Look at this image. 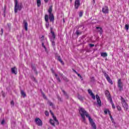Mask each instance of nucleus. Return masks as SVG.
I'll return each mask as SVG.
<instances>
[{"label":"nucleus","mask_w":129,"mask_h":129,"mask_svg":"<svg viewBox=\"0 0 129 129\" xmlns=\"http://www.w3.org/2000/svg\"><path fill=\"white\" fill-rule=\"evenodd\" d=\"M79 111L80 112V114L82 117V121L83 122H85L86 119L85 118V116L86 117L89 118V120L90 121V123L91 124L92 129H96V125L95 123L93 121V119L90 117L89 114L83 108H80L79 109Z\"/></svg>","instance_id":"nucleus-1"},{"label":"nucleus","mask_w":129,"mask_h":129,"mask_svg":"<svg viewBox=\"0 0 129 129\" xmlns=\"http://www.w3.org/2000/svg\"><path fill=\"white\" fill-rule=\"evenodd\" d=\"M15 8H14V12L15 14L18 13V10L19 11H22V3L20 4H18V0H15Z\"/></svg>","instance_id":"nucleus-2"},{"label":"nucleus","mask_w":129,"mask_h":129,"mask_svg":"<svg viewBox=\"0 0 129 129\" xmlns=\"http://www.w3.org/2000/svg\"><path fill=\"white\" fill-rule=\"evenodd\" d=\"M49 38L50 39V41L52 43L53 47H55V39H56V35H55V33L51 31V35H49Z\"/></svg>","instance_id":"nucleus-3"},{"label":"nucleus","mask_w":129,"mask_h":129,"mask_svg":"<svg viewBox=\"0 0 129 129\" xmlns=\"http://www.w3.org/2000/svg\"><path fill=\"white\" fill-rule=\"evenodd\" d=\"M121 104L122 105V107L124 108V110L127 111V110L128 109V106L127 105L125 100L124 99V98H123V97H121Z\"/></svg>","instance_id":"nucleus-4"},{"label":"nucleus","mask_w":129,"mask_h":129,"mask_svg":"<svg viewBox=\"0 0 129 129\" xmlns=\"http://www.w3.org/2000/svg\"><path fill=\"white\" fill-rule=\"evenodd\" d=\"M117 87L119 91H122L123 90V84H122V82H121V79H118Z\"/></svg>","instance_id":"nucleus-5"},{"label":"nucleus","mask_w":129,"mask_h":129,"mask_svg":"<svg viewBox=\"0 0 129 129\" xmlns=\"http://www.w3.org/2000/svg\"><path fill=\"white\" fill-rule=\"evenodd\" d=\"M36 124H37L39 126H42L43 125V122L39 118H36L35 120Z\"/></svg>","instance_id":"nucleus-6"},{"label":"nucleus","mask_w":129,"mask_h":129,"mask_svg":"<svg viewBox=\"0 0 129 129\" xmlns=\"http://www.w3.org/2000/svg\"><path fill=\"white\" fill-rule=\"evenodd\" d=\"M49 112L51 113V115L52 116L53 120H54V121H55L56 124H59V121H58V120L57 119L56 117L54 115V113H53V112H52V110H50Z\"/></svg>","instance_id":"nucleus-7"},{"label":"nucleus","mask_w":129,"mask_h":129,"mask_svg":"<svg viewBox=\"0 0 129 129\" xmlns=\"http://www.w3.org/2000/svg\"><path fill=\"white\" fill-rule=\"evenodd\" d=\"M80 6V0H76L75 2V9H78Z\"/></svg>","instance_id":"nucleus-8"},{"label":"nucleus","mask_w":129,"mask_h":129,"mask_svg":"<svg viewBox=\"0 0 129 129\" xmlns=\"http://www.w3.org/2000/svg\"><path fill=\"white\" fill-rule=\"evenodd\" d=\"M96 98L97 99V102L99 105V106H101V101L100 100V98L98 95H96Z\"/></svg>","instance_id":"nucleus-9"},{"label":"nucleus","mask_w":129,"mask_h":129,"mask_svg":"<svg viewBox=\"0 0 129 129\" xmlns=\"http://www.w3.org/2000/svg\"><path fill=\"white\" fill-rule=\"evenodd\" d=\"M102 12L103 14H108V7L105 6L102 8Z\"/></svg>","instance_id":"nucleus-10"},{"label":"nucleus","mask_w":129,"mask_h":129,"mask_svg":"<svg viewBox=\"0 0 129 129\" xmlns=\"http://www.w3.org/2000/svg\"><path fill=\"white\" fill-rule=\"evenodd\" d=\"M88 92L90 95H91L92 97V98H93L94 100H95V95H94V94L92 92V91H91V90H88Z\"/></svg>","instance_id":"nucleus-11"},{"label":"nucleus","mask_w":129,"mask_h":129,"mask_svg":"<svg viewBox=\"0 0 129 129\" xmlns=\"http://www.w3.org/2000/svg\"><path fill=\"white\" fill-rule=\"evenodd\" d=\"M105 94L106 96V97L107 98V99L109 101H110V98H111V97H110V94H109V92H108L107 90H106L105 92Z\"/></svg>","instance_id":"nucleus-12"},{"label":"nucleus","mask_w":129,"mask_h":129,"mask_svg":"<svg viewBox=\"0 0 129 129\" xmlns=\"http://www.w3.org/2000/svg\"><path fill=\"white\" fill-rule=\"evenodd\" d=\"M17 68H16L15 67L14 68H12L11 69V72L13 74H17V73H18V72H17Z\"/></svg>","instance_id":"nucleus-13"},{"label":"nucleus","mask_w":129,"mask_h":129,"mask_svg":"<svg viewBox=\"0 0 129 129\" xmlns=\"http://www.w3.org/2000/svg\"><path fill=\"white\" fill-rule=\"evenodd\" d=\"M49 19L50 22H54V15L53 14H49Z\"/></svg>","instance_id":"nucleus-14"},{"label":"nucleus","mask_w":129,"mask_h":129,"mask_svg":"<svg viewBox=\"0 0 129 129\" xmlns=\"http://www.w3.org/2000/svg\"><path fill=\"white\" fill-rule=\"evenodd\" d=\"M96 29L97 30H98V32H99L100 35H101V34H102V28L101 27H96Z\"/></svg>","instance_id":"nucleus-15"},{"label":"nucleus","mask_w":129,"mask_h":129,"mask_svg":"<svg viewBox=\"0 0 129 129\" xmlns=\"http://www.w3.org/2000/svg\"><path fill=\"white\" fill-rule=\"evenodd\" d=\"M24 27L26 31H28V23L26 21H24Z\"/></svg>","instance_id":"nucleus-16"},{"label":"nucleus","mask_w":129,"mask_h":129,"mask_svg":"<svg viewBox=\"0 0 129 129\" xmlns=\"http://www.w3.org/2000/svg\"><path fill=\"white\" fill-rule=\"evenodd\" d=\"M57 60H58V61H59V62H60V63H61L62 65H64V62H63V60H62V59L61 58V56H57Z\"/></svg>","instance_id":"nucleus-17"},{"label":"nucleus","mask_w":129,"mask_h":129,"mask_svg":"<svg viewBox=\"0 0 129 129\" xmlns=\"http://www.w3.org/2000/svg\"><path fill=\"white\" fill-rule=\"evenodd\" d=\"M32 70H33V71H34V73H35V74L36 75H38V72L37 71V70H36V68L34 66H32Z\"/></svg>","instance_id":"nucleus-18"},{"label":"nucleus","mask_w":129,"mask_h":129,"mask_svg":"<svg viewBox=\"0 0 129 129\" xmlns=\"http://www.w3.org/2000/svg\"><path fill=\"white\" fill-rule=\"evenodd\" d=\"M110 102L112 104V108L113 109L115 108V106L114 105V104H113V102H112V98H110Z\"/></svg>","instance_id":"nucleus-19"},{"label":"nucleus","mask_w":129,"mask_h":129,"mask_svg":"<svg viewBox=\"0 0 129 129\" xmlns=\"http://www.w3.org/2000/svg\"><path fill=\"white\" fill-rule=\"evenodd\" d=\"M101 56L102 57H103L104 58L105 57H107V53L106 52H102V53H101Z\"/></svg>","instance_id":"nucleus-20"},{"label":"nucleus","mask_w":129,"mask_h":129,"mask_svg":"<svg viewBox=\"0 0 129 129\" xmlns=\"http://www.w3.org/2000/svg\"><path fill=\"white\" fill-rule=\"evenodd\" d=\"M45 22H49V16L47 15H45Z\"/></svg>","instance_id":"nucleus-21"},{"label":"nucleus","mask_w":129,"mask_h":129,"mask_svg":"<svg viewBox=\"0 0 129 129\" xmlns=\"http://www.w3.org/2000/svg\"><path fill=\"white\" fill-rule=\"evenodd\" d=\"M106 79L110 84H113L112 81L111 80V79H110V77Z\"/></svg>","instance_id":"nucleus-22"},{"label":"nucleus","mask_w":129,"mask_h":129,"mask_svg":"<svg viewBox=\"0 0 129 129\" xmlns=\"http://www.w3.org/2000/svg\"><path fill=\"white\" fill-rule=\"evenodd\" d=\"M50 123H51L53 126H55V122H54V120L53 119H50Z\"/></svg>","instance_id":"nucleus-23"},{"label":"nucleus","mask_w":129,"mask_h":129,"mask_svg":"<svg viewBox=\"0 0 129 129\" xmlns=\"http://www.w3.org/2000/svg\"><path fill=\"white\" fill-rule=\"evenodd\" d=\"M21 93L23 97H26V93L24 91L22 90Z\"/></svg>","instance_id":"nucleus-24"},{"label":"nucleus","mask_w":129,"mask_h":129,"mask_svg":"<svg viewBox=\"0 0 129 129\" xmlns=\"http://www.w3.org/2000/svg\"><path fill=\"white\" fill-rule=\"evenodd\" d=\"M37 7H41V0H37Z\"/></svg>","instance_id":"nucleus-25"},{"label":"nucleus","mask_w":129,"mask_h":129,"mask_svg":"<svg viewBox=\"0 0 129 129\" xmlns=\"http://www.w3.org/2000/svg\"><path fill=\"white\" fill-rule=\"evenodd\" d=\"M48 13H49V15L52 14V6L49 7V9L48 10Z\"/></svg>","instance_id":"nucleus-26"},{"label":"nucleus","mask_w":129,"mask_h":129,"mask_svg":"<svg viewBox=\"0 0 129 129\" xmlns=\"http://www.w3.org/2000/svg\"><path fill=\"white\" fill-rule=\"evenodd\" d=\"M62 92H63L64 95H65V96H66V97H67V98H68L69 96H68V95L67 94V93H66V92H65V91L64 90H62Z\"/></svg>","instance_id":"nucleus-27"},{"label":"nucleus","mask_w":129,"mask_h":129,"mask_svg":"<svg viewBox=\"0 0 129 129\" xmlns=\"http://www.w3.org/2000/svg\"><path fill=\"white\" fill-rule=\"evenodd\" d=\"M45 26H46V29H49V21L46 22Z\"/></svg>","instance_id":"nucleus-28"},{"label":"nucleus","mask_w":129,"mask_h":129,"mask_svg":"<svg viewBox=\"0 0 129 129\" xmlns=\"http://www.w3.org/2000/svg\"><path fill=\"white\" fill-rule=\"evenodd\" d=\"M78 99H79L80 100H81V101H82L83 100V97L79 95L78 96Z\"/></svg>","instance_id":"nucleus-29"},{"label":"nucleus","mask_w":129,"mask_h":129,"mask_svg":"<svg viewBox=\"0 0 129 129\" xmlns=\"http://www.w3.org/2000/svg\"><path fill=\"white\" fill-rule=\"evenodd\" d=\"M62 78L63 80L66 81V82H68L69 81V80L66 78V77H62Z\"/></svg>","instance_id":"nucleus-30"},{"label":"nucleus","mask_w":129,"mask_h":129,"mask_svg":"<svg viewBox=\"0 0 129 129\" xmlns=\"http://www.w3.org/2000/svg\"><path fill=\"white\" fill-rule=\"evenodd\" d=\"M128 28H129V26L127 24H126L125 25V30H126V31H128Z\"/></svg>","instance_id":"nucleus-31"},{"label":"nucleus","mask_w":129,"mask_h":129,"mask_svg":"<svg viewBox=\"0 0 129 129\" xmlns=\"http://www.w3.org/2000/svg\"><path fill=\"white\" fill-rule=\"evenodd\" d=\"M104 76L105 77H106V79L109 78V76H108V75H107V74H106V73H105Z\"/></svg>","instance_id":"nucleus-32"},{"label":"nucleus","mask_w":129,"mask_h":129,"mask_svg":"<svg viewBox=\"0 0 129 129\" xmlns=\"http://www.w3.org/2000/svg\"><path fill=\"white\" fill-rule=\"evenodd\" d=\"M83 15V12H80V13H79L80 18H81V17H82Z\"/></svg>","instance_id":"nucleus-33"},{"label":"nucleus","mask_w":129,"mask_h":129,"mask_svg":"<svg viewBox=\"0 0 129 129\" xmlns=\"http://www.w3.org/2000/svg\"><path fill=\"white\" fill-rule=\"evenodd\" d=\"M48 103L50 105V106H53V103H52V102H51L50 101H48Z\"/></svg>","instance_id":"nucleus-34"},{"label":"nucleus","mask_w":129,"mask_h":129,"mask_svg":"<svg viewBox=\"0 0 129 129\" xmlns=\"http://www.w3.org/2000/svg\"><path fill=\"white\" fill-rule=\"evenodd\" d=\"M117 108L119 111H120V110H121V107H120V106H117Z\"/></svg>","instance_id":"nucleus-35"},{"label":"nucleus","mask_w":129,"mask_h":129,"mask_svg":"<svg viewBox=\"0 0 129 129\" xmlns=\"http://www.w3.org/2000/svg\"><path fill=\"white\" fill-rule=\"evenodd\" d=\"M76 35H77V36H78L80 35V34H81V33L79 32V31L77 30L76 32Z\"/></svg>","instance_id":"nucleus-36"},{"label":"nucleus","mask_w":129,"mask_h":129,"mask_svg":"<svg viewBox=\"0 0 129 129\" xmlns=\"http://www.w3.org/2000/svg\"><path fill=\"white\" fill-rule=\"evenodd\" d=\"M31 79H32V80H33V81H36V79L35 78V77H34V76H31Z\"/></svg>","instance_id":"nucleus-37"},{"label":"nucleus","mask_w":129,"mask_h":129,"mask_svg":"<svg viewBox=\"0 0 129 129\" xmlns=\"http://www.w3.org/2000/svg\"><path fill=\"white\" fill-rule=\"evenodd\" d=\"M107 112H108V109H105L104 110V112L105 114H106L107 113Z\"/></svg>","instance_id":"nucleus-38"},{"label":"nucleus","mask_w":129,"mask_h":129,"mask_svg":"<svg viewBox=\"0 0 129 129\" xmlns=\"http://www.w3.org/2000/svg\"><path fill=\"white\" fill-rule=\"evenodd\" d=\"M11 104L12 106H14V105H15V102H14V101H12L11 102Z\"/></svg>","instance_id":"nucleus-39"},{"label":"nucleus","mask_w":129,"mask_h":129,"mask_svg":"<svg viewBox=\"0 0 129 129\" xmlns=\"http://www.w3.org/2000/svg\"><path fill=\"white\" fill-rule=\"evenodd\" d=\"M56 80H57V81H58V82H61V80H60V78H59V77H57L56 78Z\"/></svg>","instance_id":"nucleus-40"},{"label":"nucleus","mask_w":129,"mask_h":129,"mask_svg":"<svg viewBox=\"0 0 129 129\" xmlns=\"http://www.w3.org/2000/svg\"><path fill=\"white\" fill-rule=\"evenodd\" d=\"M89 46L91 48H92V47H94V44H89Z\"/></svg>","instance_id":"nucleus-41"},{"label":"nucleus","mask_w":129,"mask_h":129,"mask_svg":"<svg viewBox=\"0 0 129 129\" xmlns=\"http://www.w3.org/2000/svg\"><path fill=\"white\" fill-rule=\"evenodd\" d=\"M5 119H3L2 121H1V124H5Z\"/></svg>","instance_id":"nucleus-42"},{"label":"nucleus","mask_w":129,"mask_h":129,"mask_svg":"<svg viewBox=\"0 0 129 129\" xmlns=\"http://www.w3.org/2000/svg\"><path fill=\"white\" fill-rule=\"evenodd\" d=\"M51 70L52 73H53V74H55V71H54V70H53V69H51Z\"/></svg>","instance_id":"nucleus-43"},{"label":"nucleus","mask_w":129,"mask_h":129,"mask_svg":"<svg viewBox=\"0 0 129 129\" xmlns=\"http://www.w3.org/2000/svg\"><path fill=\"white\" fill-rule=\"evenodd\" d=\"M77 75H78V76H79V77H80V78H82V77H81V75H80V74H77Z\"/></svg>","instance_id":"nucleus-44"},{"label":"nucleus","mask_w":129,"mask_h":129,"mask_svg":"<svg viewBox=\"0 0 129 129\" xmlns=\"http://www.w3.org/2000/svg\"><path fill=\"white\" fill-rule=\"evenodd\" d=\"M42 47H43V48H44V49H46V46H45V45H44V43H42Z\"/></svg>","instance_id":"nucleus-45"},{"label":"nucleus","mask_w":129,"mask_h":129,"mask_svg":"<svg viewBox=\"0 0 129 129\" xmlns=\"http://www.w3.org/2000/svg\"><path fill=\"white\" fill-rule=\"evenodd\" d=\"M52 32L54 31H53V28L52 27H50V33H52Z\"/></svg>","instance_id":"nucleus-46"},{"label":"nucleus","mask_w":129,"mask_h":129,"mask_svg":"<svg viewBox=\"0 0 129 129\" xmlns=\"http://www.w3.org/2000/svg\"><path fill=\"white\" fill-rule=\"evenodd\" d=\"M108 113L109 115H111V114L110 113V111L109 110H108Z\"/></svg>","instance_id":"nucleus-47"},{"label":"nucleus","mask_w":129,"mask_h":129,"mask_svg":"<svg viewBox=\"0 0 129 129\" xmlns=\"http://www.w3.org/2000/svg\"><path fill=\"white\" fill-rule=\"evenodd\" d=\"M44 2L45 3V4H47L49 2V0H44Z\"/></svg>","instance_id":"nucleus-48"},{"label":"nucleus","mask_w":129,"mask_h":129,"mask_svg":"<svg viewBox=\"0 0 129 129\" xmlns=\"http://www.w3.org/2000/svg\"><path fill=\"white\" fill-rule=\"evenodd\" d=\"M45 115H49V113L47 111L45 112Z\"/></svg>","instance_id":"nucleus-49"},{"label":"nucleus","mask_w":129,"mask_h":129,"mask_svg":"<svg viewBox=\"0 0 129 129\" xmlns=\"http://www.w3.org/2000/svg\"><path fill=\"white\" fill-rule=\"evenodd\" d=\"M73 70L74 72L75 73H76V74H78V73H77V72L76 71H75V70Z\"/></svg>","instance_id":"nucleus-50"},{"label":"nucleus","mask_w":129,"mask_h":129,"mask_svg":"<svg viewBox=\"0 0 129 129\" xmlns=\"http://www.w3.org/2000/svg\"><path fill=\"white\" fill-rule=\"evenodd\" d=\"M42 95L44 98H46V96L45 95V94L44 93L42 94Z\"/></svg>","instance_id":"nucleus-51"},{"label":"nucleus","mask_w":129,"mask_h":129,"mask_svg":"<svg viewBox=\"0 0 129 129\" xmlns=\"http://www.w3.org/2000/svg\"><path fill=\"white\" fill-rule=\"evenodd\" d=\"M54 75L55 76V77L57 78V77H58V75H57L56 74L54 73Z\"/></svg>","instance_id":"nucleus-52"},{"label":"nucleus","mask_w":129,"mask_h":129,"mask_svg":"<svg viewBox=\"0 0 129 129\" xmlns=\"http://www.w3.org/2000/svg\"><path fill=\"white\" fill-rule=\"evenodd\" d=\"M58 100H60V101H62V99L61 98H59Z\"/></svg>","instance_id":"nucleus-53"},{"label":"nucleus","mask_w":129,"mask_h":129,"mask_svg":"<svg viewBox=\"0 0 129 129\" xmlns=\"http://www.w3.org/2000/svg\"><path fill=\"white\" fill-rule=\"evenodd\" d=\"M1 31H2V33L3 34V33H4V29H3V28L1 29Z\"/></svg>","instance_id":"nucleus-54"},{"label":"nucleus","mask_w":129,"mask_h":129,"mask_svg":"<svg viewBox=\"0 0 129 129\" xmlns=\"http://www.w3.org/2000/svg\"><path fill=\"white\" fill-rule=\"evenodd\" d=\"M110 117L111 119H112V116L111 115H110Z\"/></svg>","instance_id":"nucleus-55"},{"label":"nucleus","mask_w":129,"mask_h":129,"mask_svg":"<svg viewBox=\"0 0 129 129\" xmlns=\"http://www.w3.org/2000/svg\"><path fill=\"white\" fill-rule=\"evenodd\" d=\"M91 79H92V80L94 81V77H92V78H91Z\"/></svg>","instance_id":"nucleus-56"},{"label":"nucleus","mask_w":129,"mask_h":129,"mask_svg":"<svg viewBox=\"0 0 129 129\" xmlns=\"http://www.w3.org/2000/svg\"><path fill=\"white\" fill-rule=\"evenodd\" d=\"M60 76H63V74H60Z\"/></svg>","instance_id":"nucleus-57"},{"label":"nucleus","mask_w":129,"mask_h":129,"mask_svg":"<svg viewBox=\"0 0 129 129\" xmlns=\"http://www.w3.org/2000/svg\"><path fill=\"white\" fill-rule=\"evenodd\" d=\"M44 35H43V36H42V38H44Z\"/></svg>","instance_id":"nucleus-58"},{"label":"nucleus","mask_w":129,"mask_h":129,"mask_svg":"<svg viewBox=\"0 0 129 129\" xmlns=\"http://www.w3.org/2000/svg\"><path fill=\"white\" fill-rule=\"evenodd\" d=\"M93 1L94 3H95V1L94 0H93Z\"/></svg>","instance_id":"nucleus-59"},{"label":"nucleus","mask_w":129,"mask_h":129,"mask_svg":"<svg viewBox=\"0 0 129 129\" xmlns=\"http://www.w3.org/2000/svg\"><path fill=\"white\" fill-rule=\"evenodd\" d=\"M8 27H9V28H10V25H9V24H8Z\"/></svg>","instance_id":"nucleus-60"},{"label":"nucleus","mask_w":129,"mask_h":129,"mask_svg":"<svg viewBox=\"0 0 129 129\" xmlns=\"http://www.w3.org/2000/svg\"><path fill=\"white\" fill-rule=\"evenodd\" d=\"M70 2H72V0H70Z\"/></svg>","instance_id":"nucleus-61"},{"label":"nucleus","mask_w":129,"mask_h":129,"mask_svg":"<svg viewBox=\"0 0 129 129\" xmlns=\"http://www.w3.org/2000/svg\"><path fill=\"white\" fill-rule=\"evenodd\" d=\"M63 22H65V20L63 19Z\"/></svg>","instance_id":"nucleus-62"}]
</instances>
